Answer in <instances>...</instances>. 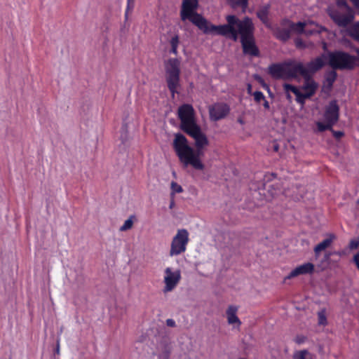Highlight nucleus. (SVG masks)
Masks as SVG:
<instances>
[{"instance_id":"b1692460","label":"nucleus","mask_w":359,"mask_h":359,"mask_svg":"<svg viewBox=\"0 0 359 359\" xmlns=\"http://www.w3.org/2000/svg\"><path fill=\"white\" fill-rule=\"evenodd\" d=\"M337 74L334 69L329 72L325 76V83L329 88H331L337 79Z\"/></svg>"},{"instance_id":"4468645a","label":"nucleus","mask_w":359,"mask_h":359,"mask_svg":"<svg viewBox=\"0 0 359 359\" xmlns=\"http://www.w3.org/2000/svg\"><path fill=\"white\" fill-rule=\"evenodd\" d=\"M229 112V107L226 104L217 103L209 107L210 118L216 121L224 118Z\"/></svg>"},{"instance_id":"393cba45","label":"nucleus","mask_w":359,"mask_h":359,"mask_svg":"<svg viewBox=\"0 0 359 359\" xmlns=\"http://www.w3.org/2000/svg\"><path fill=\"white\" fill-rule=\"evenodd\" d=\"M318 325L323 326L327 325V321L326 317V311L325 309H322L318 312Z\"/></svg>"},{"instance_id":"c756f323","label":"nucleus","mask_w":359,"mask_h":359,"mask_svg":"<svg viewBox=\"0 0 359 359\" xmlns=\"http://www.w3.org/2000/svg\"><path fill=\"white\" fill-rule=\"evenodd\" d=\"M283 88L286 93L292 92L294 94H297V91L299 90V89L297 87L288 83H285L283 85Z\"/></svg>"},{"instance_id":"5701e85b","label":"nucleus","mask_w":359,"mask_h":359,"mask_svg":"<svg viewBox=\"0 0 359 359\" xmlns=\"http://www.w3.org/2000/svg\"><path fill=\"white\" fill-rule=\"evenodd\" d=\"M169 44L171 46L170 53L177 55L178 54L177 48L180 44V37L177 34H175L171 36L169 40Z\"/></svg>"},{"instance_id":"1a4fd4ad","label":"nucleus","mask_w":359,"mask_h":359,"mask_svg":"<svg viewBox=\"0 0 359 359\" xmlns=\"http://www.w3.org/2000/svg\"><path fill=\"white\" fill-rule=\"evenodd\" d=\"M189 241V233L188 231L185 229H178L171 241L169 255L174 257L185 252Z\"/></svg>"},{"instance_id":"4c0bfd02","label":"nucleus","mask_w":359,"mask_h":359,"mask_svg":"<svg viewBox=\"0 0 359 359\" xmlns=\"http://www.w3.org/2000/svg\"><path fill=\"white\" fill-rule=\"evenodd\" d=\"M295 45L298 48H303V47H304V43H303L302 39H297L295 40Z\"/></svg>"},{"instance_id":"dca6fc26","label":"nucleus","mask_w":359,"mask_h":359,"mask_svg":"<svg viewBox=\"0 0 359 359\" xmlns=\"http://www.w3.org/2000/svg\"><path fill=\"white\" fill-rule=\"evenodd\" d=\"M238 307L235 305H229L226 311L227 323L234 328H239L241 325V321L237 316Z\"/></svg>"},{"instance_id":"aec40b11","label":"nucleus","mask_w":359,"mask_h":359,"mask_svg":"<svg viewBox=\"0 0 359 359\" xmlns=\"http://www.w3.org/2000/svg\"><path fill=\"white\" fill-rule=\"evenodd\" d=\"M303 77L304 79V83L302 86V89L304 92L309 94L310 96H312L315 94L318 88V83L311 77Z\"/></svg>"},{"instance_id":"c85d7f7f","label":"nucleus","mask_w":359,"mask_h":359,"mask_svg":"<svg viewBox=\"0 0 359 359\" xmlns=\"http://www.w3.org/2000/svg\"><path fill=\"white\" fill-rule=\"evenodd\" d=\"M171 195L174 196L175 194L182 192V187L175 182H172L170 184Z\"/></svg>"},{"instance_id":"a19ab883","label":"nucleus","mask_w":359,"mask_h":359,"mask_svg":"<svg viewBox=\"0 0 359 359\" xmlns=\"http://www.w3.org/2000/svg\"><path fill=\"white\" fill-rule=\"evenodd\" d=\"M354 262L355 263L358 269H359V253L355 255L353 257Z\"/></svg>"},{"instance_id":"cd10ccee","label":"nucleus","mask_w":359,"mask_h":359,"mask_svg":"<svg viewBox=\"0 0 359 359\" xmlns=\"http://www.w3.org/2000/svg\"><path fill=\"white\" fill-rule=\"evenodd\" d=\"M309 353L306 350H302L294 353L293 359H310Z\"/></svg>"},{"instance_id":"7c9ffc66","label":"nucleus","mask_w":359,"mask_h":359,"mask_svg":"<svg viewBox=\"0 0 359 359\" xmlns=\"http://www.w3.org/2000/svg\"><path fill=\"white\" fill-rule=\"evenodd\" d=\"M252 95L254 96L255 101L257 103L260 102L262 100H264L265 99V96L261 91H255L252 93Z\"/></svg>"},{"instance_id":"2eb2a0df","label":"nucleus","mask_w":359,"mask_h":359,"mask_svg":"<svg viewBox=\"0 0 359 359\" xmlns=\"http://www.w3.org/2000/svg\"><path fill=\"white\" fill-rule=\"evenodd\" d=\"M314 269V264L310 262H306L297 266L285 278V280L293 278L300 275L311 274L313 273Z\"/></svg>"},{"instance_id":"8fccbe9b","label":"nucleus","mask_w":359,"mask_h":359,"mask_svg":"<svg viewBox=\"0 0 359 359\" xmlns=\"http://www.w3.org/2000/svg\"><path fill=\"white\" fill-rule=\"evenodd\" d=\"M173 205H174V201H172L170 203V208H172Z\"/></svg>"},{"instance_id":"a211bd4d","label":"nucleus","mask_w":359,"mask_h":359,"mask_svg":"<svg viewBox=\"0 0 359 359\" xmlns=\"http://www.w3.org/2000/svg\"><path fill=\"white\" fill-rule=\"evenodd\" d=\"M180 60L176 58H170L165 62L166 74H180Z\"/></svg>"},{"instance_id":"f03ea898","label":"nucleus","mask_w":359,"mask_h":359,"mask_svg":"<svg viewBox=\"0 0 359 359\" xmlns=\"http://www.w3.org/2000/svg\"><path fill=\"white\" fill-rule=\"evenodd\" d=\"M227 24L222 25H208L207 20L203 18L204 23L197 26L205 34H215L224 36L234 41L238 40V29L239 24L242 20L233 15H227L226 18Z\"/></svg>"},{"instance_id":"09e8293b","label":"nucleus","mask_w":359,"mask_h":359,"mask_svg":"<svg viewBox=\"0 0 359 359\" xmlns=\"http://www.w3.org/2000/svg\"><path fill=\"white\" fill-rule=\"evenodd\" d=\"M278 192H280V190H279L278 191H276L274 192H271V196L273 197L274 196L277 195Z\"/></svg>"},{"instance_id":"6ab92c4d","label":"nucleus","mask_w":359,"mask_h":359,"mask_svg":"<svg viewBox=\"0 0 359 359\" xmlns=\"http://www.w3.org/2000/svg\"><path fill=\"white\" fill-rule=\"evenodd\" d=\"M166 81L168 87L174 97L175 93H177V88L180 86V74H167Z\"/></svg>"},{"instance_id":"603ef678","label":"nucleus","mask_w":359,"mask_h":359,"mask_svg":"<svg viewBox=\"0 0 359 359\" xmlns=\"http://www.w3.org/2000/svg\"><path fill=\"white\" fill-rule=\"evenodd\" d=\"M286 94H287V98L290 100L291 99V95H290V93H286Z\"/></svg>"},{"instance_id":"7ed1b4c3","label":"nucleus","mask_w":359,"mask_h":359,"mask_svg":"<svg viewBox=\"0 0 359 359\" xmlns=\"http://www.w3.org/2000/svg\"><path fill=\"white\" fill-rule=\"evenodd\" d=\"M238 35H241V41L242 43L243 52L252 56H257L259 54L253 38V25L251 20L245 18L239 24Z\"/></svg>"},{"instance_id":"f704fd0d","label":"nucleus","mask_w":359,"mask_h":359,"mask_svg":"<svg viewBox=\"0 0 359 359\" xmlns=\"http://www.w3.org/2000/svg\"><path fill=\"white\" fill-rule=\"evenodd\" d=\"M305 341H306V337L302 335L297 336L294 339V341L298 344H303Z\"/></svg>"},{"instance_id":"a878e982","label":"nucleus","mask_w":359,"mask_h":359,"mask_svg":"<svg viewBox=\"0 0 359 359\" xmlns=\"http://www.w3.org/2000/svg\"><path fill=\"white\" fill-rule=\"evenodd\" d=\"M294 95H296V101L300 104H304L305 100L311 97L309 94L306 92L301 93L299 90L297 91V94Z\"/></svg>"},{"instance_id":"9b49d317","label":"nucleus","mask_w":359,"mask_h":359,"mask_svg":"<svg viewBox=\"0 0 359 359\" xmlns=\"http://www.w3.org/2000/svg\"><path fill=\"white\" fill-rule=\"evenodd\" d=\"M177 114L181 121V128L184 132L198 126L194 118V110L191 104H184L180 106Z\"/></svg>"},{"instance_id":"f257e3e1","label":"nucleus","mask_w":359,"mask_h":359,"mask_svg":"<svg viewBox=\"0 0 359 359\" xmlns=\"http://www.w3.org/2000/svg\"><path fill=\"white\" fill-rule=\"evenodd\" d=\"M186 133L194 140L196 150L195 151L188 144L187 139L180 133L175 135L173 148L180 162L185 167L191 165L196 170H203L205 166L201 157L203 156V149L209 144L208 137L198 126Z\"/></svg>"},{"instance_id":"423d86ee","label":"nucleus","mask_w":359,"mask_h":359,"mask_svg":"<svg viewBox=\"0 0 359 359\" xmlns=\"http://www.w3.org/2000/svg\"><path fill=\"white\" fill-rule=\"evenodd\" d=\"M339 108L336 100L331 101L325 109L323 115L325 123L317 121L316 123L317 130L323 132L327 130H332L333 126L338 121Z\"/></svg>"},{"instance_id":"e433bc0d","label":"nucleus","mask_w":359,"mask_h":359,"mask_svg":"<svg viewBox=\"0 0 359 359\" xmlns=\"http://www.w3.org/2000/svg\"><path fill=\"white\" fill-rule=\"evenodd\" d=\"M166 325H167V326L170 327H175L176 326L175 321L172 318H169V319L166 320Z\"/></svg>"},{"instance_id":"79ce46f5","label":"nucleus","mask_w":359,"mask_h":359,"mask_svg":"<svg viewBox=\"0 0 359 359\" xmlns=\"http://www.w3.org/2000/svg\"><path fill=\"white\" fill-rule=\"evenodd\" d=\"M239 4H241L243 7H245L248 4L247 0H238Z\"/></svg>"},{"instance_id":"3c124183","label":"nucleus","mask_w":359,"mask_h":359,"mask_svg":"<svg viewBox=\"0 0 359 359\" xmlns=\"http://www.w3.org/2000/svg\"><path fill=\"white\" fill-rule=\"evenodd\" d=\"M355 51L357 53V55L359 56V48H355Z\"/></svg>"},{"instance_id":"de8ad7c7","label":"nucleus","mask_w":359,"mask_h":359,"mask_svg":"<svg viewBox=\"0 0 359 359\" xmlns=\"http://www.w3.org/2000/svg\"><path fill=\"white\" fill-rule=\"evenodd\" d=\"M247 90H248V94H252V86L250 84H248Z\"/></svg>"},{"instance_id":"f3484780","label":"nucleus","mask_w":359,"mask_h":359,"mask_svg":"<svg viewBox=\"0 0 359 359\" xmlns=\"http://www.w3.org/2000/svg\"><path fill=\"white\" fill-rule=\"evenodd\" d=\"M303 23L305 24V27H304V32L302 34H305L306 36L320 34L323 31H326L325 27L319 25L313 21H307Z\"/></svg>"},{"instance_id":"ea45409f","label":"nucleus","mask_w":359,"mask_h":359,"mask_svg":"<svg viewBox=\"0 0 359 359\" xmlns=\"http://www.w3.org/2000/svg\"><path fill=\"white\" fill-rule=\"evenodd\" d=\"M169 357V352L168 351H166L162 354H160L158 355V358L159 359H168Z\"/></svg>"},{"instance_id":"9d476101","label":"nucleus","mask_w":359,"mask_h":359,"mask_svg":"<svg viewBox=\"0 0 359 359\" xmlns=\"http://www.w3.org/2000/svg\"><path fill=\"white\" fill-rule=\"evenodd\" d=\"M327 62V54H323L317 57L314 60L304 65L301 62H297V69L299 75L306 77H311V76L317 71L320 69Z\"/></svg>"},{"instance_id":"20e7f679","label":"nucleus","mask_w":359,"mask_h":359,"mask_svg":"<svg viewBox=\"0 0 359 359\" xmlns=\"http://www.w3.org/2000/svg\"><path fill=\"white\" fill-rule=\"evenodd\" d=\"M327 63L333 69H353L358 65L359 60L356 56L337 50L327 53Z\"/></svg>"},{"instance_id":"864d4df0","label":"nucleus","mask_w":359,"mask_h":359,"mask_svg":"<svg viewBox=\"0 0 359 359\" xmlns=\"http://www.w3.org/2000/svg\"><path fill=\"white\" fill-rule=\"evenodd\" d=\"M326 48H327V44H326V43H323V48L326 49Z\"/></svg>"},{"instance_id":"412c9836","label":"nucleus","mask_w":359,"mask_h":359,"mask_svg":"<svg viewBox=\"0 0 359 359\" xmlns=\"http://www.w3.org/2000/svg\"><path fill=\"white\" fill-rule=\"evenodd\" d=\"M334 238L335 236L334 234H330L329 238L323 240L314 248L313 250L315 252L316 258L318 257L319 254L322 251L325 250L332 244Z\"/></svg>"},{"instance_id":"ddd939ff","label":"nucleus","mask_w":359,"mask_h":359,"mask_svg":"<svg viewBox=\"0 0 359 359\" xmlns=\"http://www.w3.org/2000/svg\"><path fill=\"white\" fill-rule=\"evenodd\" d=\"M329 15L339 27H346L354 18L353 11H347L346 13H341L339 11L330 10Z\"/></svg>"},{"instance_id":"39448f33","label":"nucleus","mask_w":359,"mask_h":359,"mask_svg":"<svg viewBox=\"0 0 359 359\" xmlns=\"http://www.w3.org/2000/svg\"><path fill=\"white\" fill-rule=\"evenodd\" d=\"M269 73L276 79L297 78L299 76L297 62L291 60L283 63L273 64L269 67Z\"/></svg>"},{"instance_id":"5fc2aeb1","label":"nucleus","mask_w":359,"mask_h":359,"mask_svg":"<svg viewBox=\"0 0 359 359\" xmlns=\"http://www.w3.org/2000/svg\"><path fill=\"white\" fill-rule=\"evenodd\" d=\"M330 254L326 255V258L328 259L330 257Z\"/></svg>"},{"instance_id":"473e14b6","label":"nucleus","mask_w":359,"mask_h":359,"mask_svg":"<svg viewBox=\"0 0 359 359\" xmlns=\"http://www.w3.org/2000/svg\"><path fill=\"white\" fill-rule=\"evenodd\" d=\"M337 5L340 7H344L347 11H352L351 8L344 0H337Z\"/></svg>"},{"instance_id":"bb28decb","label":"nucleus","mask_w":359,"mask_h":359,"mask_svg":"<svg viewBox=\"0 0 359 359\" xmlns=\"http://www.w3.org/2000/svg\"><path fill=\"white\" fill-rule=\"evenodd\" d=\"M133 216H130L128 219H126L123 224L120 227L119 230L121 231H126L127 230L130 229L133 225Z\"/></svg>"},{"instance_id":"0eeeda50","label":"nucleus","mask_w":359,"mask_h":359,"mask_svg":"<svg viewBox=\"0 0 359 359\" xmlns=\"http://www.w3.org/2000/svg\"><path fill=\"white\" fill-rule=\"evenodd\" d=\"M198 0H183L180 17L182 20H190L196 26H201L204 23L203 18L196 12Z\"/></svg>"},{"instance_id":"2f4dec72","label":"nucleus","mask_w":359,"mask_h":359,"mask_svg":"<svg viewBox=\"0 0 359 359\" xmlns=\"http://www.w3.org/2000/svg\"><path fill=\"white\" fill-rule=\"evenodd\" d=\"M135 6V0H127V8L126 12V16L128 15V12L132 11Z\"/></svg>"},{"instance_id":"f8f14e48","label":"nucleus","mask_w":359,"mask_h":359,"mask_svg":"<svg viewBox=\"0 0 359 359\" xmlns=\"http://www.w3.org/2000/svg\"><path fill=\"white\" fill-rule=\"evenodd\" d=\"M164 292H168L174 290L181 279V273L180 270L172 271L170 267L165 269Z\"/></svg>"},{"instance_id":"c03bdc74","label":"nucleus","mask_w":359,"mask_h":359,"mask_svg":"<svg viewBox=\"0 0 359 359\" xmlns=\"http://www.w3.org/2000/svg\"><path fill=\"white\" fill-rule=\"evenodd\" d=\"M358 246V242H355V241H352L350 243V247L351 248L353 249V248H357Z\"/></svg>"},{"instance_id":"c9c22d12","label":"nucleus","mask_w":359,"mask_h":359,"mask_svg":"<svg viewBox=\"0 0 359 359\" xmlns=\"http://www.w3.org/2000/svg\"><path fill=\"white\" fill-rule=\"evenodd\" d=\"M330 130L332 132L334 137L337 139H339L344 135V133L341 131H335L332 129Z\"/></svg>"},{"instance_id":"4be33fe9","label":"nucleus","mask_w":359,"mask_h":359,"mask_svg":"<svg viewBox=\"0 0 359 359\" xmlns=\"http://www.w3.org/2000/svg\"><path fill=\"white\" fill-rule=\"evenodd\" d=\"M347 33L354 41L359 43V22L352 25L348 29Z\"/></svg>"},{"instance_id":"58836bf2","label":"nucleus","mask_w":359,"mask_h":359,"mask_svg":"<svg viewBox=\"0 0 359 359\" xmlns=\"http://www.w3.org/2000/svg\"><path fill=\"white\" fill-rule=\"evenodd\" d=\"M256 79H257V81H259L263 86V87L266 89H267L268 90H269V87L268 85H266V83H264L263 79L260 77V76H256Z\"/></svg>"},{"instance_id":"a18cd8bd","label":"nucleus","mask_w":359,"mask_h":359,"mask_svg":"<svg viewBox=\"0 0 359 359\" xmlns=\"http://www.w3.org/2000/svg\"><path fill=\"white\" fill-rule=\"evenodd\" d=\"M55 353L57 354H59L60 353V339H57V345H56V348H55Z\"/></svg>"},{"instance_id":"6e6552de","label":"nucleus","mask_w":359,"mask_h":359,"mask_svg":"<svg viewBox=\"0 0 359 359\" xmlns=\"http://www.w3.org/2000/svg\"><path fill=\"white\" fill-rule=\"evenodd\" d=\"M304 27L305 24L302 22L294 23L289 20H283L280 25L274 29L273 32L277 39L285 41L290 37L292 32L302 34Z\"/></svg>"},{"instance_id":"72a5a7b5","label":"nucleus","mask_w":359,"mask_h":359,"mask_svg":"<svg viewBox=\"0 0 359 359\" xmlns=\"http://www.w3.org/2000/svg\"><path fill=\"white\" fill-rule=\"evenodd\" d=\"M258 17L261 19L264 22H266L267 19V12L266 11H261L257 13Z\"/></svg>"},{"instance_id":"37998d69","label":"nucleus","mask_w":359,"mask_h":359,"mask_svg":"<svg viewBox=\"0 0 359 359\" xmlns=\"http://www.w3.org/2000/svg\"><path fill=\"white\" fill-rule=\"evenodd\" d=\"M263 101H264V108L266 109H269V108H270L269 102L266 99H264Z\"/></svg>"},{"instance_id":"49530a36","label":"nucleus","mask_w":359,"mask_h":359,"mask_svg":"<svg viewBox=\"0 0 359 359\" xmlns=\"http://www.w3.org/2000/svg\"><path fill=\"white\" fill-rule=\"evenodd\" d=\"M353 5L357 8H359V0H351Z\"/></svg>"}]
</instances>
